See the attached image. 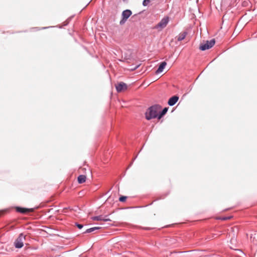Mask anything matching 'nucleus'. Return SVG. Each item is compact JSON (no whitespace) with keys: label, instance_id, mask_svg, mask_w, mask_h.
Masks as SVG:
<instances>
[{"label":"nucleus","instance_id":"obj_5","mask_svg":"<svg viewBox=\"0 0 257 257\" xmlns=\"http://www.w3.org/2000/svg\"><path fill=\"white\" fill-rule=\"evenodd\" d=\"M132 14V11L130 10H126L123 11L122 13V19L120 21V24H123L127 20V19L131 16Z\"/></svg>","mask_w":257,"mask_h":257},{"label":"nucleus","instance_id":"obj_2","mask_svg":"<svg viewBox=\"0 0 257 257\" xmlns=\"http://www.w3.org/2000/svg\"><path fill=\"white\" fill-rule=\"evenodd\" d=\"M25 239V235L21 233L15 242V246L16 248H20L24 245V240Z\"/></svg>","mask_w":257,"mask_h":257},{"label":"nucleus","instance_id":"obj_3","mask_svg":"<svg viewBox=\"0 0 257 257\" xmlns=\"http://www.w3.org/2000/svg\"><path fill=\"white\" fill-rule=\"evenodd\" d=\"M215 40L212 39L210 41H207L205 43L201 44L200 46V49L204 51L212 47L215 44Z\"/></svg>","mask_w":257,"mask_h":257},{"label":"nucleus","instance_id":"obj_17","mask_svg":"<svg viewBox=\"0 0 257 257\" xmlns=\"http://www.w3.org/2000/svg\"><path fill=\"white\" fill-rule=\"evenodd\" d=\"M76 225L79 229H81L83 226L82 224H78V223H76Z\"/></svg>","mask_w":257,"mask_h":257},{"label":"nucleus","instance_id":"obj_18","mask_svg":"<svg viewBox=\"0 0 257 257\" xmlns=\"http://www.w3.org/2000/svg\"><path fill=\"white\" fill-rule=\"evenodd\" d=\"M139 66H140V65H137V66H136V67L134 68V69H136L137 68H138L139 67Z\"/></svg>","mask_w":257,"mask_h":257},{"label":"nucleus","instance_id":"obj_1","mask_svg":"<svg viewBox=\"0 0 257 257\" xmlns=\"http://www.w3.org/2000/svg\"><path fill=\"white\" fill-rule=\"evenodd\" d=\"M161 109L159 105H154L148 108L146 112V118L148 120L157 117L158 118V112Z\"/></svg>","mask_w":257,"mask_h":257},{"label":"nucleus","instance_id":"obj_12","mask_svg":"<svg viewBox=\"0 0 257 257\" xmlns=\"http://www.w3.org/2000/svg\"><path fill=\"white\" fill-rule=\"evenodd\" d=\"M86 181V176L83 175H79L78 177V182L79 183L81 184L85 182Z\"/></svg>","mask_w":257,"mask_h":257},{"label":"nucleus","instance_id":"obj_13","mask_svg":"<svg viewBox=\"0 0 257 257\" xmlns=\"http://www.w3.org/2000/svg\"><path fill=\"white\" fill-rule=\"evenodd\" d=\"M168 110V108L167 107H165L162 111L159 113L158 119H160L164 115H165L167 113Z\"/></svg>","mask_w":257,"mask_h":257},{"label":"nucleus","instance_id":"obj_15","mask_svg":"<svg viewBox=\"0 0 257 257\" xmlns=\"http://www.w3.org/2000/svg\"><path fill=\"white\" fill-rule=\"evenodd\" d=\"M150 3V0H144L143 2V5L145 7L148 5V4Z\"/></svg>","mask_w":257,"mask_h":257},{"label":"nucleus","instance_id":"obj_11","mask_svg":"<svg viewBox=\"0 0 257 257\" xmlns=\"http://www.w3.org/2000/svg\"><path fill=\"white\" fill-rule=\"evenodd\" d=\"M187 35V32H184L182 33H181L179 34V35L177 36V40L178 41H181L185 39Z\"/></svg>","mask_w":257,"mask_h":257},{"label":"nucleus","instance_id":"obj_10","mask_svg":"<svg viewBox=\"0 0 257 257\" xmlns=\"http://www.w3.org/2000/svg\"><path fill=\"white\" fill-rule=\"evenodd\" d=\"M32 209L22 208V207H17V211L19 212L22 213H26L27 212H28L29 211H32Z\"/></svg>","mask_w":257,"mask_h":257},{"label":"nucleus","instance_id":"obj_4","mask_svg":"<svg viewBox=\"0 0 257 257\" xmlns=\"http://www.w3.org/2000/svg\"><path fill=\"white\" fill-rule=\"evenodd\" d=\"M169 21V18L165 17L163 18L161 21L155 27L157 29H162L166 27Z\"/></svg>","mask_w":257,"mask_h":257},{"label":"nucleus","instance_id":"obj_9","mask_svg":"<svg viewBox=\"0 0 257 257\" xmlns=\"http://www.w3.org/2000/svg\"><path fill=\"white\" fill-rule=\"evenodd\" d=\"M166 65L167 63L166 62L164 61L162 62L160 66H159L158 69L156 70V73L159 74L162 72Z\"/></svg>","mask_w":257,"mask_h":257},{"label":"nucleus","instance_id":"obj_6","mask_svg":"<svg viewBox=\"0 0 257 257\" xmlns=\"http://www.w3.org/2000/svg\"><path fill=\"white\" fill-rule=\"evenodd\" d=\"M115 88L118 92H120L127 89V85L123 82H120L115 85Z\"/></svg>","mask_w":257,"mask_h":257},{"label":"nucleus","instance_id":"obj_7","mask_svg":"<svg viewBox=\"0 0 257 257\" xmlns=\"http://www.w3.org/2000/svg\"><path fill=\"white\" fill-rule=\"evenodd\" d=\"M92 219L93 220L97 221H110V219L108 218L107 215L103 216L102 215L99 216H95L92 217Z\"/></svg>","mask_w":257,"mask_h":257},{"label":"nucleus","instance_id":"obj_14","mask_svg":"<svg viewBox=\"0 0 257 257\" xmlns=\"http://www.w3.org/2000/svg\"><path fill=\"white\" fill-rule=\"evenodd\" d=\"M100 227H92V228H89V229H87L85 232L84 233H90V232H92L96 230H97V229H100Z\"/></svg>","mask_w":257,"mask_h":257},{"label":"nucleus","instance_id":"obj_8","mask_svg":"<svg viewBox=\"0 0 257 257\" xmlns=\"http://www.w3.org/2000/svg\"><path fill=\"white\" fill-rule=\"evenodd\" d=\"M178 100H179V97L175 95V96H173V97H171L169 99L168 103L170 106H173L177 103V102L178 101Z\"/></svg>","mask_w":257,"mask_h":257},{"label":"nucleus","instance_id":"obj_16","mask_svg":"<svg viewBox=\"0 0 257 257\" xmlns=\"http://www.w3.org/2000/svg\"><path fill=\"white\" fill-rule=\"evenodd\" d=\"M126 199V196H121L119 198V200L120 201V202H124L125 201Z\"/></svg>","mask_w":257,"mask_h":257}]
</instances>
